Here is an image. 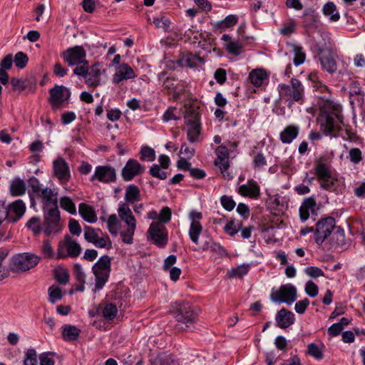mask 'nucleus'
Segmentation results:
<instances>
[{
    "mask_svg": "<svg viewBox=\"0 0 365 365\" xmlns=\"http://www.w3.org/2000/svg\"><path fill=\"white\" fill-rule=\"evenodd\" d=\"M317 78V75H310L314 89L327 94L319 97L318 104L320 112L317 118L318 123L324 133L336 135L341 130V125L343 123L341 108L329 99L330 94L327 86Z\"/></svg>",
    "mask_w": 365,
    "mask_h": 365,
    "instance_id": "f257e3e1",
    "label": "nucleus"
},
{
    "mask_svg": "<svg viewBox=\"0 0 365 365\" xmlns=\"http://www.w3.org/2000/svg\"><path fill=\"white\" fill-rule=\"evenodd\" d=\"M118 215L120 221L123 223V225H121L120 231L122 241L125 244L131 245L133 242L137 222L129 205L125 202H120L118 205Z\"/></svg>",
    "mask_w": 365,
    "mask_h": 365,
    "instance_id": "f03ea898",
    "label": "nucleus"
},
{
    "mask_svg": "<svg viewBox=\"0 0 365 365\" xmlns=\"http://www.w3.org/2000/svg\"><path fill=\"white\" fill-rule=\"evenodd\" d=\"M170 312L175 319L187 328L195 323L197 319V312L194 307L186 302H175L171 304Z\"/></svg>",
    "mask_w": 365,
    "mask_h": 365,
    "instance_id": "7ed1b4c3",
    "label": "nucleus"
},
{
    "mask_svg": "<svg viewBox=\"0 0 365 365\" xmlns=\"http://www.w3.org/2000/svg\"><path fill=\"white\" fill-rule=\"evenodd\" d=\"M93 272L96 277L95 289L103 288L108 279L110 272V258L108 255L101 257L93 266Z\"/></svg>",
    "mask_w": 365,
    "mask_h": 365,
    "instance_id": "20e7f679",
    "label": "nucleus"
},
{
    "mask_svg": "<svg viewBox=\"0 0 365 365\" xmlns=\"http://www.w3.org/2000/svg\"><path fill=\"white\" fill-rule=\"evenodd\" d=\"M278 91L279 96L285 100L297 102H302L304 100V86L297 78H292L291 85L279 84Z\"/></svg>",
    "mask_w": 365,
    "mask_h": 365,
    "instance_id": "39448f33",
    "label": "nucleus"
},
{
    "mask_svg": "<svg viewBox=\"0 0 365 365\" xmlns=\"http://www.w3.org/2000/svg\"><path fill=\"white\" fill-rule=\"evenodd\" d=\"M39 260L40 257L32 253L19 254L12 257L10 268L16 273L26 272L36 266Z\"/></svg>",
    "mask_w": 365,
    "mask_h": 365,
    "instance_id": "423d86ee",
    "label": "nucleus"
},
{
    "mask_svg": "<svg viewBox=\"0 0 365 365\" xmlns=\"http://www.w3.org/2000/svg\"><path fill=\"white\" fill-rule=\"evenodd\" d=\"M83 235L86 241L92 243L97 248L109 250L112 247L110 237L101 229L86 225L84 227Z\"/></svg>",
    "mask_w": 365,
    "mask_h": 365,
    "instance_id": "0eeeda50",
    "label": "nucleus"
},
{
    "mask_svg": "<svg viewBox=\"0 0 365 365\" xmlns=\"http://www.w3.org/2000/svg\"><path fill=\"white\" fill-rule=\"evenodd\" d=\"M81 251L82 248L77 241L66 235L63 240L58 242L56 258L58 259L68 257L75 258L81 255Z\"/></svg>",
    "mask_w": 365,
    "mask_h": 365,
    "instance_id": "6e6552de",
    "label": "nucleus"
},
{
    "mask_svg": "<svg viewBox=\"0 0 365 365\" xmlns=\"http://www.w3.org/2000/svg\"><path fill=\"white\" fill-rule=\"evenodd\" d=\"M335 220L327 217L319 220L314 227V241L318 245L328 240L331 232L334 230Z\"/></svg>",
    "mask_w": 365,
    "mask_h": 365,
    "instance_id": "1a4fd4ad",
    "label": "nucleus"
},
{
    "mask_svg": "<svg viewBox=\"0 0 365 365\" xmlns=\"http://www.w3.org/2000/svg\"><path fill=\"white\" fill-rule=\"evenodd\" d=\"M44 212L46 227L44 233L47 236L56 235L61 231L60 211L58 206L47 208Z\"/></svg>",
    "mask_w": 365,
    "mask_h": 365,
    "instance_id": "9d476101",
    "label": "nucleus"
},
{
    "mask_svg": "<svg viewBox=\"0 0 365 365\" xmlns=\"http://www.w3.org/2000/svg\"><path fill=\"white\" fill-rule=\"evenodd\" d=\"M314 169L321 187L325 190L331 189L336 179L332 175L330 165L323 160H319L317 162Z\"/></svg>",
    "mask_w": 365,
    "mask_h": 365,
    "instance_id": "9b49d317",
    "label": "nucleus"
},
{
    "mask_svg": "<svg viewBox=\"0 0 365 365\" xmlns=\"http://www.w3.org/2000/svg\"><path fill=\"white\" fill-rule=\"evenodd\" d=\"M270 299L274 302L292 304L297 299V289L291 284L281 286L278 289H272Z\"/></svg>",
    "mask_w": 365,
    "mask_h": 365,
    "instance_id": "f8f14e48",
    "label": "nucleus"
},
{
    "mask_svg": "<svg viewBox=\"0 0 365 365\" xmlns=\"http://www.w3.org/2000/svg\"><path fill=\"white\" fill-rule=\"evenodd\" d=\"M150 240L158 247H164L168 242V233L165 226L159 222H153L148 230Z\"/></svg>",
    "mask_w": 365,
    "mask_h": 365,
    "instance_id": "ddd939ff",
    "label": "nucleus"
},
{
    "mask_svg": "<svg viewBox=\"0 0 365 365\" xmlns=\"http://www.w3.org/2000/svg\"><path fill=\"white\" fill-rule=\"evenodd\" d=\"M61 56L68 66H73L86 60V52L82 46H76L62 52Z\"/></svg>",
    "mask_w": 365,
    "mask_h": 365,
    "instance_id": "4468645a",
    "label": "nucleus"
},
{
    "mask_svg": "<svg viewBox=\"0 0 365 365\" xmlns=\"http://www.w3.org/2000/svg\"><path fill=\"white\" fill-rule=\"evenodd\" d=\"M53 172L62 185H66L71 179L68 164L63 158L59 157L53 161Z\"/></svg>",
    "mask_w": 365,
    "mask_h": 365,
    "instance_id": "2eb2a0df",
    "label": "nucleus"
},
{
    "mask_svg": "<svg viewBox=\"0 0 365 365\" xmlns=\"http://www.w3.org/2000/svg\"><path fill=\"white\" fill-rule=\"evenodd\" d=\"M217 158L215 160V165L218 166L223 177L230 180L232 178L229 172H227L229 164V150L225 145H220L215 150Z\"/></svg>",
    "mask_w": 365,
    "mask_h": 365,
    "instance_id": "dca6fc26",
    "label": "nucleus"
},
{
    "mask_svg": "<svg viewBox=\"0 0 365 365\" xmlns=\"http://www.w3.org/2000/svg\"><path fill=\"white\" fill-rule=\"evenodd\" d=\"M202 218V214L196 210H192L189 213V219L191 221L189 229V237L192 242L198 244L199 236L202 231V226L200 220Z\"/></svg>",
    "mask_w": 365,
    "mask_h": 365,
    "instance_id": "f3484780",
    "label": "nucleus"
},
{
    "mask_svg": "<svg viewBox=\"0 0 365 365\" xmlns=\"http://www.w3.org/2000/svg\"><path fill=\"white\" fill-rule=\"evenodd\" d=\"M116 179L115 170L109 165H99L95 169L91 180H98L103 183L114 182Z\"/></svg>",
    "mask_w": 365,
    "mask_h": 365,
    "instance_id": "a211bd4d",
    "label": "nucleus"
},
{
    "mask_svg": "<svg viewBox=\"0 0 365 365\" xmlns=\"http://www.w3.org/2000/svg\"><path fill=\"white\" fill-rule=\"evenodd\" d=\"M40 198L43 205V210L47 208L58 206V189L43 187L41 191L36 195Z\"/></svg>",
    "mask_w": 365,
    "mask_h": 365,
    "instance_id": "6ab92c4d",
    "label": "nucleus"
},
{
    "mask_svg": "<svg viewBox=\"0 0 365 365\" xmlns=\"http://www.w3.org/2000/svg\"><path fill=\"white\" fill-rule=\"evenodd\" d=\"M144 171L145 168L136 160L129 159L122 170V178L125 181H130Z\"/></svg>",
    "mask_w": 365,
    "mask_h": 365,
    "instance_id": "aec40b11",
    "label": "nucleus"
},
{
    "mask_svg": "<svg viewBox=\"0 0 365 365\" xmlns=\"http://www.w3.org/2000/svg\"><path fill=\"white\" fill-rule=\"evenodd\" d=\"M71 96L69 89L63 86H56L50 90V102L53 107L58 106Z\"/></svg>",
    "mask_w": 365,
    "mask_h": 365,
    "instance_id": "412c9836",
    "label": "nucleus"
},
{
    "mask_svg": "<svg viewBox=\"0 0 365 365\" xmlns=\"http://www.w3.org/2000/svg\"><path fill=\"white\" fill-rule=\"evenodd\" d=\"M105 72L103 66L100 63H96L89 67L88 73L85 77V83L89 87H96L100 84L101 76Z\"/></svg>",
    "mask_w": 365,
    "mask_h": 365,
    "instance_id": "4be33fe9",
    "label": "nucleus"
},
{
    "mask_svg": "<svg viewBox=\"0 0 365 365\" xmlns=\"http://www.w3.org/2000/svg\"><path fill=\"white\" fill-rule=\"evenodd\" d=\"M9 221L17 222L25 213L26 205L21 200H17L9 204L6 207Z\"/></svg>",
    "mask_w": 365,
    "mask_h": 365,
    "instance_id": "5701e85b",
    "label": "nucleus"
},
{
    "mask_svg": "<svg viewBox=\"0 0 365 365\" xmlns=\"http://www.w3.org/2000/svg\"><path fill=\"white\" fill-rule=\"evenodd\" d=\"M238 193L251 199H258L260 196V187L254 180H249L246 184L238 187Z\"/></svg>",
    "mask_w": 365,
    "mask_h": 365,
    "instance_id": "b1692460",
    "label": "nucleus"
},
{
    "mask_svg": "<svg viewBox=\"0 0 365 365\" xmlns=\"http://www.w3.org/2000/svg\"><path fill=\"white\" fill-rule=\"evenodd\" d=\"M317 210V202L314 197L305 198L299 207L300 219L302 221H306L310 215H316Z\"/></svg>",
    "mask_w": 365,
    "mask_h": 365,
    "instance_id": "393cba45",
    "label": "nucleus"
},
{
    "mask_svg": "<svg viewBox=\"0 0 365 365\" xmlns=\"http://www.w3.org/2000/svg\"><path fill=\"white\" fill-rule=\"evenodd\" d=\"M97 312L101 314V316L108 321L114 319L118 314L116 305L109 302H102L97 307Z\"/></svg>",
    "mask_w": 365,
    "mask_h": 365,
    "instance_id": "a878e982",
    "label": "nucleus"
},
{
    "mask_svg": "<svg viewBox=\"0 0 365 365\" xmlns=\"http://www.w3.org/2000/svg\"><path fill=\"white\" fill-rule=\"evenodd\" d=\"M294 314L287 309H280L276 315L277 326L282 329H286L294 323Z\"/></svg>",
    "mask_w": 365,
    "mask_h": 365,
    "instance_id": "bb28decb",
    "label": "nucleus"
},
{
    "mask_svg": "<svg viewBox=\"0 0 365 365\" xmlns=\"http://www.w3.org/2000/svg\"><path fill=\"white\" fill-rule=\"evenodd\" d=\"M299 127L294 124L286 126L279 134L280 140L284 144L291 143L298 135Z\"/></svg>",
    "mask_w": 365,
    "mask_h": 365,
    "instance_id": "cd10ccee",
    "label": "nucleus"
},
{
    "mask_svg": "<svg viewBox=\"0 0 365 365\" xmlns=\"http://www.w3.org/2000/svg\"><path fill=\"white\" fill-rule=\"evenodd\" d=\"M78 212L82 218L86 222L94 223L97 221V215L91 206L86 203H80L78 205Z\"/></svg>",
    "mask_w": 365,
    "mask_h": 365,
    "instance_id": "c85d7f7f",
    "label": "nucleus"
},
{
    "mask_svg": "<svg viewBox=\"0 0 365 365\" xmlns=\"http://www.w3.org/2000/svg\"><path fill=\"white\" fill-rule=\"evenodd\" d=\"M125 203L134 204L140 200V191L135 185H130L125 189Z\"/></svg>",
    "mask_w": 365,
    "mask_h": 365,
    "instance_id": "c756f323",
    "label": "nucleus"
},
{
    "mask_svg": "<svg viewBox=\"0 0 365 365\" xmlns=\"http://www.w3.org/2000/svg\"><path fill=\"white\" fill-rule=\"evenodd\" d=\"M267 78V74L266 71L262 68L253 69L249 74V79L255 87L261 86Z\"/></svg>",
    "mask_w": 365,
    "mask_h": 365,
    "instance_id": "7c9ffc66",
    "label": "nucleus"
},
{
    "mask_svg": "<svg viewBox=\"0 0 365 365\" xmlns=\"http://www.w3.org/2000/svg\"><path fill=\"white\" fill-rule=\"evenodd\" d=\"M62 337L65 341H73L78 338L81 330L76 326L65 324L61 327Z\"/></svg>",
    "mask_w": 365,
    "mask_h": 365,
    "instance_id": "2f4dec72",
    "label": "nucleus"
},
{
    "mask_svg": "<svg viewBox=\"0 0 365 365\" xmlns=\"http://www.w3.org/2000/svg\"><path fill=\"white\" fill-rule=\"evenodd\" d=\"M328 241L334 247L344 245L345 242V235L344 230L339 227L334 226V230L331 232Z\"/></svg>",
    "mask_w": 365,
    "mask_h": 365,
    "instance_id": "473e14b6",
    "label": "nucleus"
},
{
    "mask_svg": "<svg viewBox=\"0 0 365 365\" xmlns=\"http://www.w3.org/2000/svg\"><path fill=\"white\" fill-rule=\"evenodd\" d=\"M107 228L109 232L113 235L117 236L120 235L121 229V223L120 218L115 214L110 215L106 220Z\"/></svg>",
    "mask_w": 365,
    "mask_h": 365,
    "instance_id": "72a5a7b5",
    "label": "nucleus"
},
{
    "mask_svg": "<svg viewBox=\"0 0 365 365\" xmlns=\"http://www.w3.org/2000/svg\"><path fill=\"white\" fill-rule=\"evenodd\" d=\"M185 121L186 125L200 123L198 108L196 106H185Z\"/></svg>",
    "mask_w": 365,
    "mask_h": 365,
    "instance_id": "f704fd0d",
    "label": "nucleus"
},
{
    "mask_svg": "<svg viewBox=\"0 0 365 365\" xmlns=\"http://www.w3.org/2000/svg\"><path fill=\"white\" fill-rule=\"evenodd\" d=\"M322 67L327 71L332 73L336 70V63L332 56L329 53H323L320 57Z\"/></svg>",
    "mask_w": 365,
    "mask_h": 365,
    "instance_id": "c9c22d12",
    "label": "nucleus"
},
{
    "mask_svg": "<svg viewBox=\"0 0 365 365\" xmlns=\"http://www.w3.org/2000/svg\"><path fill=\"white\" fill-rule=\"evenodd\" d=\"M237 21L238 17L236 15L230 14L223 20L216 22L214 24V27L216 29L222 31L233 27L237 24Z\"/></svg>",
    "mask_w": 365,
    "mask_h": 365,
    "instance_id": "e433bc0d",
    "label": "nucleus"
},
{
    "mask_svg": "<svg viewBox=\"0 0 365 365\" xmlns=\"http://www.w3.org/2000/svg\"><path fill=\"white\" fill-rule=\"evenodd\" d=\"M26 184L23 180L14 179L10 185V192L12 196L23 195L26 192Z\"/></svg>",
    "mask_w": 365,
    "mask_h": 365,
    "instance_id": "4c0bfd02",
    "label": "nucleus"
},
{
    "mask_svg": "<svg viewBox=\"0 0 365 365\" xmlns=\"http://www.w3.org/2000/svg\"><path fill=\"white\" fill-rule=\"evenodd\" d=\"M323 14L328 16L331 21H337L340 19V14L337 11L336 6L333 2H328L323 6Z\"/></svg>",
    "mask_w": 365,
    "mask_h": 365,
    "instance_id": "58836bf2",
    "label": "nucleus"
},
{
    "mask_svg": "<svg viewBox=\"0 0 365 365\" xmlns=\"http://www.w3.org/2000/svg\"><path fill=\"white\" fill-rule=\"evenodd\" d=\"M289 46L292 48L294 57L293 59L294 64L298 66L302 64L306 59V53L302 46L294 43H290Z\"/></svg>",
    "mask_w": 365,
    "mask_h": 365,
    "instance_id": "ea45409f",
    "label": "nucleus"
},
{
    "mask_svg": "<svg viewBox=\"0 0 365 365\" xmlns=\"http://www.w3.org/2000/svg\"><path fill=\"white\" fill-rule=\"evenodd\" d=\"M116 71L125 78V81L135 78L136 74L133 69L125 63L120 64L117 68Z\"/></svg>",
    "mask_w": 365,
    "mask_h": 365,
    "instance_id": "a19ab883",
    "label": "nucleus"
},
{
    "mask_svg": "<svg viewBox=\"0 0 365 365\" xmlns=\"http://www.w3.org/2000/svg\"><path fill=\"white\" fill-rule=\"evenodd\" d=\"M200 60L201 58L196 55L187 53L180 59V63L183 67L193 68L197 65V62Z\"/></svg>",
    "mask_w": 365,
    "mask_h": 365,
    "instance_id": "79ce46f5",
    "label": "nucleus"
},
{
    "mask_svg": "<svg viewBox=\"0 0 365 365\" xmlns=\"http://www.w3.org/2000/svg\"><path fill=\"white\" fill-rule=\"evenodd\" d=\"M59 204L60 207L68 213L71 215H75L76 213V205L69 197L63 196L60 197Z\"/></svg>",
    "mask_w": 365,
    "mask_h": 365,
    "instance_id": "37998d69",
    "label": "nucleus"
},
{
    "mask_svg": "<svg viewBox=\"0 0 365 365\" xmlns=\"http://www.w3.org/2000/svg\"><path fill=\"white\" fill-rule=\"evenodd\" d=\"M202 248L203 250H210L212 252L217 253L220 257L227 255V250L219 243L217 242H207L202 245Z\"/></svg>",
    "mask_w": 365,
    "mask_h": 365,
    "instance_id": "c03bdc74",
    "label": "nucleus"
},
{
    "mask_svg": "<svg viewBox=\"0 0 365 365\" xmlns=\"http://www.w3.org/2000/svg\"><path fill=\"white\" fill-rule=\"evenodd\" d=\"M155 365H180L179 361L170 354H160L155 361Z\"/></svg>",
    "mask_w": 365,
    "mask_h": 365,
    "instance_id": "a18cd8bd",
    "label": "nucleus"
},
{
    "mask_svg": "<svg viewBox=\"0 0 365 365\" xmlns=\"http://www.w3.org/2000/svg\"><path fill=\"white\" fill-rule=\"evenodd\" d=\"M187 138L191 143L196 142L200 134V124L192 123L187 125Z\"/></svg>",
    "mask_w": 365,
    "mask_h": 365,
    "instance_id": "49530a36",
    "label": "nucleus"
},
{
    "mask_svg": "<svg viewBox=\"0 0 365 365\" xmlns=\"http://www.w3.org/2000/svg\"><path fill=\"white\" fill-rule=\"evenodd\" d=\"M41 252L45 258L58 259L56 258V253L54 252L49 240H44L43 242L41 247Z\"/></svg>",
    "mask_w": 365,
    "mask_h": 365,
    "instance_id": "de8ad7c7",
    "label": "nucleus"
},
{
    "mask_svg": "<svg viewBox=\"0 0 365 365\" xmlns=\"http://www.w3.org/2000/svg\"><path fill=\"white\" fill-rule=\"evenodd\" d=\"M242 223L237 222L234 220H230L225 226V232L230 236H234L241 229Z\"/></svg>",
    "mask_w": 365,
    "mask_h": 365,
    "instance_id": "09e8293b",
    "label": "nucleus"
},
{
    "mask_svg": "<svg viewBox=\"0 0 365 365\" xmlns=\"http://www.w3.org/2000/svg\"><path fill=\"white\" fill-rule=\"evenodd\" d=\"M227 51L235 56H239L242 53V46L237 41H230L225 44Z\"/></svg>",
    "mask_w": 365,
    "mask_h": 365,
    "instance_id": "8fccbe9b",
    "label": "nucleus"
},
{
    "mask_svg": "<svg viewBox=\"0 0 365 365\" xmlns=\"http://www.w3.org/2000/svg\"><path fill=\"white\" fill-rule=\"evenodd\" d=\"M26 226L34 233L35 235H38L41 232V220L39 217H31L27 222Z\"/></svg>",
    "mask_w": 365,
    "mask_h": 365,
    "instance_id": "3c124183",
    "label": "nucleus"
},
{
    "mask_svg": "<svg viewBox=\"0 0 365 365\" xmlns=\"http://www.w3.org/2000/svg\"><path fill=\"white\" fill-rule=\"evenodd\" d=\"M140 159L142 160H147L148 162H153L155 159V150L148 146H144L140 150Z\"/></svg>",
    "mask_w": 365,
    "mask_h": 365,
    "instance_id": "603ef678",
    "label": "nucleus"
},
{
    "mask_svg": "<svg viewBox=\"0 0 365 365\" xmlns=\"http://www.w3.org/2000/svg\"><path fill=\"white\" fill-rule=\"evenodd\" d=\"M62 297V292L59 287L52 286L48 289V300L51 303L55 304Z\"/></svg>",
    "mask_w": 365,
    "mask_h": 365,
    "instance_id": "864d4df0",
    "label": "nucleus"
},
{
    "mask_svg": "<svg viewBox=\"0 0 365 365\" xmlns=\"http://www.w3.org/2000/svg\"><path fill=\"white\" fill-rule=\"evenodd\" d=\"M75 66H76L73 69V73L78 76H81L85 78L89 69L88 61L85 60L82 63L76 64Z\"/></svg>",
    "mask_w": 365,
    "mask_h": 365,
    "instance_id": "5fc2aeb1",
    "label": "nucleus"
},
{
    "mask_svg": "<svg viewBox=\"0 0 365 365\" xmlns=\"http://www.w3.org/2000/svg\"><path fill=\"white\" fill-rule=\"evenodd\" d=\"M249 271V266L242 264L235 268L232 269L229 272V274L231 277H242L247 274Z\"/></svg>",
    "mask_w": 365,
    "mask_h": 365,
    "instance_id": "6e6d98bb",
    "label": "nucleus"
},
{
    "mask_svg": "<svg viewBox=\"0 0 365 365\" xmlns=\"http://www.w3.org/2000/svg\"><path fill=\"white\" fill-rule=\"evenodd\" d=\"M149 173L153 177L160 180H165L168 177L167 173L162 170L158 164L153 165L150 168Z\"/></svg>",
    "mask_w": 365,
    "mask_h": 365,
    "instance_id": "4d7b16f0",
    "label": "nucleus"
},
{
    "mask_svg": "<svg viewBox=\"0 0 365 365\" xmlns=\"http://www.w3.org/2000/svg\"><path fill=\"white\" fill-rule=\"evenodd\" d=\"M29 58L23 52H18L14 57V63L17 68H24L28 63Z\"/></svg>",
    "mask_w": 365,
    "mask_h": 365,
    "instance_id": "13d9d810",
    "label": "nucleus"
},
{
    "mask_svg": "<svg viewBox=\"0 0 365 365\" xmlns=\"http://www.w3.org/2000/svg\"><path fill=\"white\" fill-rule=\"evenodd\" d=\"M171 209L167 206L163 207L158 215V220H160L158 222L163 225L164 223H168L171 219Z\"/></svg>",
    "mask_w": 365,
    "mask_h": 365,
    "instance_id": "bf43d9fd",
    "label": "nucleus"
},
{
    "mask_svg": "<svg viewBox=\"0 0 365 365\" xmlns=\"http://www.w3.org/2000/svg\"><path fill=\"white\" fill-rule=\"evenodd\" d=\"M28 185L36 195H37L43 188L39 180L35 177H32L28 180Z\"/></svg>",
    "mask_w": 365,
    "mask_h": 365,
    "instance_id": "052dcab7",
    "label": "nucleus"
},
{
    "mask_svg": "<svg viewBox=\"0 0 365 365\" xmlns=\"http://www.w3.org/2000/svg\"><path fill=\"white\" fill-rule=\"evenodd\" d=\"M308 354L317 359L323 358V353L321 349L314 343L308 345Z\"/></svg>",
    "mask_w": 365,
    "mask_h": 365,
    "instance_id": "680f3d73",
    "label": "nucleus"
},
{
    "mask_svg": "<svg viewBox=\"0 0 365 365\" xmlns=\"http://www.w3.org/2000/svg\"><path fill=\"white\" fill-rule=\"evenodd\" d=\"M220 202L222 207L228 211L232 210L236 205L232 197L227 195L222 196L220 198Z\"/></svg>",
    "mask_w": 365,
    "mask_h": 365,
    "instance_id": "e2e57ef3",
    "label": "nucleus"
},
{
    "mask_svg": "<svg viewBox=\"0 0 365 365\" xmlns=\"http://www.w3.org/2000/svg\"><path fill=\"white\" fill-rule=\"evenodd\" d=\"M36 353L34 349H29L24 361V365H37Z\"/></svg>",
    "mask_w": 365,
    "mask_h": 365,
    "instance_id": "0e129e2a",
    "label": "nucleus"
},
{
    "mask_svg": "<svg viewBox=\"0 0 365 365\" xmlns=\"http://www.w3.org/2000/svg\"><path fill=\"white\" fill-rule=\"evenodd\" d=\"M74 275L76 281L78 283H85L86 282V274L83 272V268L78 264H76L73 267Z\"/></svg>",
    "mask_w": 365,
    "mask_h": 365,
    "instance_id": "69168bd1",
    "label": "nucleus"
},
{
    "mask_svg": "<svg viewBox=\"0 0 365 365\" xmlns=\"http://www.w3.org/2000/svg\"><path fill=\"white\" fill-rule=\"evenodd\" d=\"M305 292L311 297L318 294L319 289L317 285L312 281H308L305 285Z\"/></svg>",
    "mask_w": 365,
    "mask_h": 365,
    "instance_id": "338daca9",
    "label": "nucleus"
},
{
    "mask_svg": "<svg viewBox=\"0 0 365 365\" xmlns=\"http://www.w3.org/2000/svg\"><path fill=\"white\" fill-rule=\"evenodd\" d=\"M68 228L70 232L73 235L79 236L81 233V227L78 222L74 219H71L69 220Z\"/></svg>",
    "mask_w": 365,
    "mask_h": 365,
    "instance_id": "774afa93",
    "label": "nucleus"
}]
</instances>
